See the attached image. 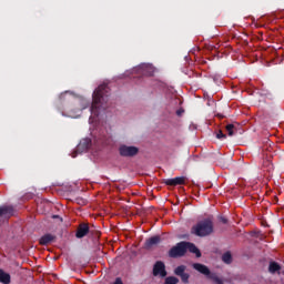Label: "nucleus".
Here are the masks:
<instances>
[{
	"label": "nucleus",
	"mask_w": 284,
	"mask_h": 284,
	"mask_svg": "<svg viewBox=\"0 0 284 284\" xmlns=\"http://www.w3.org/2000/svg\"><path fill=\"white\" fill-rule=\"evenodd\" d=\"M108 90L109 88L106 84H101L93 92V101L90 108L93 118L99 116V114H101V110H108ZM92 116L90 120H92Z\"/></svg>",
	"instance_id": "obj_1"
},
{
	"label": "nucleus",
	"mask_w": 284,
	"mask_h": 284,
	"mask_svg": "<svg viewBox=\"0 0 284 284\" xmlns=\"http://www.w3.org/2000/svg\"><path fill=\"white\" fill-rule=\"evenodd\" d=\"M187 251H190L191 254H195L196 258H201V250H199L194 243L185 241H182L175 246L171 247L169 251V256L170 258H181L187 254Z\"/></svg>",
	"instance_id": "obj_2"
},
{
	"label": "nucleus",
	"mask_w": 284,
	"mask_h": 284,
	"mask_svg": "<svg viewBox=\"0 0 284 284\" xmlns=\"http://www.w3.org/2000/svg\"><path fill=\"white\" fill-rule=\"evenodd\" d=\"M214 232V223L210 219L200 221L196 225H193L191 229V234L194 236H210Z\"/></svg>",
	"instance_id": "obj_3"
},
{
	"label": "nucleus",
	"mask_w": 284,
	"mask_h": 284,
	"mask_svg": "<svg viewBox=\"0 0 284 284\" xmlns=\"http://www.w3.org/2000/svg\"><path fill=\"white\" fill-rule=\"evenodd\" d=\"M192 267H193V270H195V272L203 274V276L209 278V281H212V283L225 284V280H223V277H220L219 274L212 273V271H210V267H207L205 264L193 263Z\"/></svg>",
	"instance_id": "obj_4"
},
{
	"label": "nucleus",
	"mask_w": 284,
	"mask_h": 284,
	"mask_svg": "<svg viewBox=\"0 0 284 284\" xmlns=\"http://www.w3.org/2000/svg\"><path fill=\"white\" fill-rule=\"evenodd\" d=\"M119 152H120V156L132 158V156H136V154H139V148L128 146L125 144H122L119 148Z\"/></svg>",
	"instance_id": "obj_5"
},
{
	"label": "nucleus",
	"mask_w": 284,
	"mask_h": 284,
	"mask_svg": "<svg viewBox=\"0 0 284 284\" xmlns=\"http://www.w3.org/2000/svg\"><path fill=\"white\" fill-rule=\"evenodd\" d=\"M187 270V266L185 265H179L178 267L174 268L173 273L175 276H179L184 284L190 283V275L189 273L185 272Z\"/></svg>",
	"instance_id": "obj_6"
},
{
	"label": "nucleus",
	"mask_w": 284,
	"mask_h": 284,
	"mask_svg": "<svg viewBox=\"0 0 284 284\" xmlns=\"http://www.w3.org/2000/svg\"><path fill=\"white\" fill-rule=\"evenodd\" d=\"M153 276H160L161 278H165L168 276V271L165 270V263L158 261L153 265Z\"/></svg>",
	"instance_id": "obj_7"
},
{
	"label": "nucleus",
	"mask_w": 284,
	"mask_h": 284,
	"mask_svg": "<svg viewBox=\"0 0 284 284\" xmlns=\"http://www.w3.org/2000/svg\"><path fill=\"white\" fill-rule=\"evenodd\" d=\"M88 234H90V225H88L87 223L79 224L78 230L75 232V237L83 239L88 236Z\"/></svg>",
	"instance_id": "obj_8"
},
{
	"label": "nucleus",
	"mask_w": 284,
	"mask_h": 284,
	"mask_svg": "<svg viewBox=\"0 0 284 284\" xmlns=\"http://www.w3.org/2000/svg\"><path fill=\"white\" fill-rule=\"evenodd\" d=\"M186 178L185 176H178L173 179H166L164 180V183L166 185H170L171 187H176V185H185Z\"/></svg>",
	"instance_id": "obj_9"
},
{
	"label": "nucleus",
	"mask_w": 284,
	"mask_h": 284,
	"mask_svg": "<svg viewBox=\"0 0 284 284\" xmlns=\"http://www.w3.org/2000/svg\"><path fill=\"white\" fill-rule=\"evenodd\" d=\"M161 243V235H154L144 242V250H152Z\"/></svg>",
	"instance_id": "obj_10"
},
{
	"label": "nucleus",
	"mask_w": 284,
	"mask_h": 284,
	"mask_svg": "<svg viewBox=\"0 0 284 284\" xmlns=\"http://www.w3.org/2000/svg\"><path fill=\"white\" fill-rule=\"evenodd\" d=\"M139 70L144 77H154L155 69L152 64H141Z\"/></svg>",
	"instance_id": "obj_11"
},
{
	"label": "nucleus",
	"mask_w": 284,
	"mask_h": 284,
	"mask_svg": "<svg viewBox=\"0 0 284 284\" xmlns=\"http://www.w3.org/2000/svg\"><path fill=\"white\" fill-rule=\"evenodd\" d=\"M54 241H57V236L48 233L40 237L39 244L40 245H50V243H52Z\"/></svg>",
	"instance_id": "obj_12"
},
{
	"label": "nucleus",
	"mask_w": 284,
	"mask_h": 284,
	"mask_svg": "<svg viewBox=\"0 0 284 284\" xmlns=\"http://www.w3.org/2000/svg\"><path fill=\"white\" fill-rule=\"evenodd\" d=\"M14 215V209L12 206H0V216H4V219H10V216Z\"/></svg>",
	"instance_id": "obj_13"
},
{
	"label": "nucleus",
	"mask_w": 284,
	"mask_h": 284,
	"mask_svg": "<svg viewBox=\"0 0 284 284\" xmlns=\"http://www.w3.org/2000/svg\"><path fill=\"white\" fill-rule=\"evenodd\" d=\"M281 264L278 262L271 261L268 263V273L270 274H281Z\"/></svg>",
	"instance_id": "obj_14"
},
{
	"label": "nucleus",
	"mask_w": 284,
	"mask_h": 284,
	"mask_svg": "<svg viewBox=\"0 0 284 284\" xmlns=\"http://www.w3.org/2000/svg\"><path fill=\"white\" fill-rule=\"evenodd\" d=\"M0 283L10 284L11 276L9 273H6L3 270L0 268Z\"/></svg>",
	"instance_id": "obj_15"
},
{
	"label": "nucleus",
	"mask_w": 284,
	"mask_h": 284,
	"mask_svg": "<svg viewBox=\"0 0 284 284\" xmlns=\"http://www.w3.org/2000/svg\"><path fill=\"white\" fill-rule=\"evenodd\" d=\"M222 261L223 263H225L226 265H230L232 263V253L226 252L222 255Z\"/></svg>",
	"instance_id": "obj_16"
},
{
	"label": "nucleus",
	"mask_w": 284,
	"mask_h": 284,
	"mask_svg": "<svg viewBox=\"0 0 284 284\" xmlns=\"http://www.w3.org/2000/svg\"><path fill=\"white\" fill-rule=\"evenodd\" d=\"M226 132L229 136H234V134H236V126H234V124H227Z\"/></svg>",
	"instance_id": "obj_17"
},
{
	"label": "nucleus",
	"mask_w": 284,
	"mask_h": 284,
	"mask_svg": "<svg viewBox=\"0 0 284 284\" xmlns=\"http://www.w3.org/2000/svg\"><path fill=\"white\" fill-rule=\"evenodd\" d=\"M164 284H179V277L168 276L165 277Z\"/></svg>",
	"instance_id": "obj_18"
},
{
	"label": "nucleus",
	"mask_w": 284,
	"mask_h": 284,
	"mask_svg": "<svg viewBox=\"0 0 284 284\" xmlns=\"http://www.w3.org/2000/svg\"><path fill=\"white\" fill-rule=\"evenodd\" d=\"M216 139H227V135L224 134L222 130H219L216 133Z\"/></svg>",
	"instance_id": "obj_19"
},
{
	"label": "nucleus",
	"mask_w": 284,
	"mask_h": 284,
	"mask_svg": "<svg viewBox=\"0 0 284 284\" xmlns=\"http://www.w3.org/2000/svg\"><path fill=\"white\" fill-rule=\"evenodd\" d=\"M65 100V93H62L59 95V101L61 103V101H64Z\"/></svg>",
	"instance_id": "obj_20"
},
{
	"label": "nucleus",
	"mask_w": 284,
	"mask_h": 284,
	"mask_svg": "<svg viewBox=\"0 0 284 284\" xmlns=\"http://www.w3.org/2000/svg\"><path fill=\"white\" fill-rule=\"evenodd\" d=\"M183 112H184L183 109H179V110L176 111V115H178V116H181V114H183Z\"/></svg>",
	"instance_id": "obj_21"
},
{
	"label": "nucleus",
	"mask_w": 284,
	"mask_h": 284,
	"mask_svg": "<svg viewBox=\"0 0 284 284\" xmlns=\"http://www.w3.org/2000/svg\"><path fill=\"white\" fill-rule=\"evenodd\" d=\"M222 223H227V219H225V217H222Z\"/></svg>",
	"instance_id": "obj_22"
},
{
	"label": "nucleus",
	"mask_w": 284,
	"mask_h": 284,
	"mask_svg": "<svg viewBox=\"0 0 284 284\" xmlns=\"http://www.w3.org/2000/svg\"><path fill=\"white\" fill-rule=\"evenodd\" d=\"M88 105H90V103H87V104L82 108V110H85V109L88 108Z\"/></svg>",
	"instance_id": "obj_23"
},
{
	"label": "nucleus",
	"mask_w": 284,
	"mask_h": 284,
	"mask_svg": "<svg viewBox=\"0 0 284 284\" xmlns=\"http://www.w3.org/2000/svg\"><path fill=\"white\" fill-rule=\"evenodd\" d=\"M72 158L77 159V152L72 153Z\"/></svg>",
	"instance_id": "obj_24"
},
{
	"label": "nucleus",
	"mask_w": 284,
	"mask_h": 284,
	"mask_svg": "<svg viewBox=\"0 0 284 284\" xmlns=\"http://www.w3.org/2000/svg\"><path fill=\"white\" fill-rule=\"evenodd\" d=\"M53 219H59V215H53Z\"/></svg>",
	"instance_id": "obj_25"
},
{
	"label": "nucleus",
	"mask_w": 284,
	"mask_h": 284,
	"mask_svg": "<svg viewBox=\"0 0 284 284\" xmlns=\"http://www.w3.org/2000/svg\"><path fill=\"white\" fill-rule=\"evenodd\" d=\"M80 201H82V203H85V201H83V200H80Z\"/></svg>",
	"instance_id": "obj_26"
}]
</instances>
